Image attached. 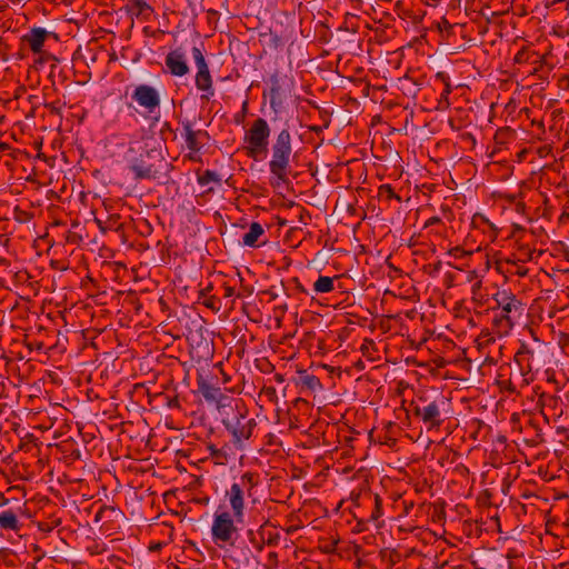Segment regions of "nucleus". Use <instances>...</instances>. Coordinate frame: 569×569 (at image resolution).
Here are the masks:
<instances>
[{"label":"nucleus","mask_w":569,"mask_h":569,"mask_svg":"<svg viewBox=\"0 0 569 569\" xmlns=\"http://www.w3.org/2000/svg\"><path fill=\"white\" fill-rule=\"evenodd\" d=\"M264 296L269 298L270 301L276 300L279 296V292L276 290V287L272 286L269 289L262 291Z\"/></svg>","instance_id":"39"},{"label":"nucleus","mask_w":569,"mask_h":569,"mask_svg":"<svg viewBox=\"0 0 569 569\" xmlns=\"http://www.w3.org/2000/svg\"><path fill=\"white\" fill-rule=\"evenodd\" d=\"M268 560L274 565L278 563V553L277 552H269Z\"/></svg>","instance_id":"45"},{"label":"nucleus","mask_w":569,"mask_h":569,"mask_svg":"<svg viewBox=\"0 0 569 569\" xmlns=\"http://www.w3.org/2000/svg\"><path fill=\"white\" fill-rule=\"evenodd\" d=\"M333 289V278L328 276H320L313 283V291L316 293H328Z\"/></svg>","instance_id":"21"},{"label":"nucleus","mask_w":569,"mask_h":569,"mask_svg":"<svg viewBox=\"0 0 569 569\" xmlns=\"http://www.w3.org/2000/svg\"><path fill=\"white\" fill-rule=\"evenodd\" d=\"M198 390L207 401H219L223 397L219 387L208 382L202 377L198 379Z\"/></svg>","instance_id":"17"},{"label":"nucleus","mask_w":569,"mask_h":569,"mask_svg":"<svg viewBox=\"0 0 569 569\" xmlns=\"http://www.w3.org/2000/svg\"><path fill=\"white\" fill-rule=\"evenodd\" d=\"M481 284H482V282L479 279L473 282L472 288H471L473 295H476L478 292V290L481 288Z\"/></svg>","instance_id":"46"},{"label":"nucleus","mask_w":569,"mask_h":569,"mask_svg":"<svg viewBox=\"0 0 569 569\" xmlns=\"http://www.w3.org/2000/svg\"><path fill=\"white\" fill-rule=\"evenodd\" d=\"M523 52L519 51L516 57H515V61L516 62H522L525 59H523Z\"/></svg>","instance_id":"51"},{"label":"nucleus","mask_w":569,"mask_h":569,"mask_svg":"<svg viewBox=\"0 0 569 569\" xmlns=\"http://www.w3.org/2000/svg\"><path fill=\"white\" fill-rule=\"evenodd\" d=\"M63 103L60 100L53 102H46L44 108L52 114H58L61 117V108Z\"/></svg>","instance_id":"33"},{"label":"nucleus","mask_w":569,"mask_h":569,"mask_svg":"<svg viewBox=\"0 0 569 569\" xmlns=\"http://www.w3.org/2000/svg\"><path fill=\"white\" fill-rule=\"evenodd\" d=\"M356 366L360 369H363V363L361 360H359Z\"/></svg>","instance_id":"60"},{"label":"nucleus","mask_w":569,"mask_h":569,"mask_svg":"<svg viewBox=\"0 0 569 569\" xmlns=\"http://www.w3.org/2000/svg\"><path fill=\"white\" fill-rule=\"evenodd\" d=\"M182 129L187 149L193 153H198L204 146V140L209 139V133L206 130H194L189 120L182 121Z\"/></svg>","instance_id":"9"},{"label":"nucleus","mask_w":569,"mask_h":569,"mask_svg":"<svg viewBox=\"0 0 569 569\" xmlns=\"http://www.w3.org/2000/svg\"><path fill=\"white\" fill-rule=\"evenodd\" d=\"M300 212H301L300 213V220L303 219V214H307V217L310 219V214H309V212L305 208L301 207Z\"/></svg>","instance_id":"54"},{"label":"nucleus","mask_w":569,"mask_h":569,"mask_svg":"<svg viewBox=\"0 0 569 569\" xmlns=\"http://www.w3.org/2000/svg\"><path fill=\"white\" fill-rule=\"evenodd\" d=\"M272 158L269 162L270 172L280 181H287L290 156L292 152L291 134L283 128L272 144Z\"/></svg>","instance_id":"4"},{"label":"nucleus","mask_w":569,"mask_h":569,"mask_svg":"<svg viewBox=\"0 0 569 569\" xmlns=\"http://www.w3.org/2000/svg\"><path fill=\"white\" fill-rule=\"evenodd\" d=\"M447 253L455 259H465L472 256V251L465 250L460 246L449 249Z\"/></svg>","instance_id":"28"},{"label":"nucleus","mask_w":569,"mask_h":569,"mask_svg":"<svg viewBox=\"0 0 569 569\" xmlns=\"http://www.w3.org/2000/svg\"><path fill=\"white\" fill-rule=\"evenodd\" d=\"M550 150H551V148H550V147H548V146H543V147H541V148L539 149L538 153H539V156H540V157H543L545 154L549 153V152H550Z\"/></svg>","instance_id":"48"},{"label":"nucleus","mask_w":569,"mask_h":569,"mask_svg":"<svg viewBox=\"0 0 569 569\" xmlns=\"http://www.w3.org/2000/svg\"><path fill=\"white\" fill-rule=\"evenodd\" d=\"M379 196L386 198L387 200L397 199L400 200V197L395 192L390 184H381L379 187Z\"/></svg>","instance_id":"27"},{"label":"nucleus","mask_w":569,"mask_h":569,"mask_svg":"<svg viewBox=\"0 0 569 569\" xmlns=\"http://www.w3.org/2000/svg\"><path fill=\"white\" fill-rule=\"evenodd\" d=\"M56 36L53 32H49L43 28H32L27 34L22 37V40L28 43L33 53L42 51L43 43L49 36Z\"/></svg>","instance_id":"12"},{"label":"nucleus","mask_w":569,"mask_h":569,"mask_svg":"<svg viewBox=\"0 0 569 569\" xmlns=\"http://www.w3.org/2000/svg\"><path fill=\"white\" fill-rule=\"evenodd\" d=\"M226 497L229 500L230 508L232 510L236 522H243L244 519V496L236 489L234 486H230V489L226 491Z\"/></svg>","instance_id":"10"},{"label":"nucleus","mask_w":569,"mask_h":569,"mask_svg":"<svg viewBox=\"0 0 569 569\" xmlns=\"http://www.w3.org/2000/svg\"><path fill=\"white\" fill-rule=\"evenodd\" d=\"M565 80H566V81L568 82V84H569V77H566V78H565Z\"/></svg>","instance_id":"63"},{"label":"nucleus","mask_w":569,"mask_h":569,"mask_svg":"<svg viewBox=\"0 0 569 569\" xmlns=\"http://www.w3.org/2000/svg\"><path fill=\"white\" fill-rule=\"evenodd\" d=\"M222 423L232 436V443L242 448V443L249 440L257 426L256 420L249 417L248 409L241 400H231L221 405Z\"/></svg>","instance_id":"3"},{"label":"nucleus","mask_w":569,"mask_h":569,"mask_svg":"<svg viewBox=\"0 0 569 569\" xmlns=\"http://www.w3.org/2000/svg\"><path fill=\"white\" fill-rule=\"evenodd\" d=\"M446 405L445 398L440 397L431 401L427 397H419L411 401L410 407L413 416L421 420L427 430L439 429L445 422L441 407Z\"/></svg>","instance_id":"5"},{"label":"nucleus","mask_w":569,"mask_h":569,"mask_svg":"<svg viewBox=\"0 0 569 569\" xmlns=\"http://www.w3.org/2000/svg\"><path fill=\"white\" fill-rule=\"evenodd\" d=\"M507 263H513L516 266L515 273L519 277H526L528 273V269L525 268L522 264H519L517 260H507Z\"/></svg>","instance_id":"36"},{"label":"nucleus","mask_w":569,"mask_h":569,"mask_svg":"<svg viewBox=\"0 0 569 569\" xmlns=\"http://www.w3.org/2000/svg\"><path fill=\"white\" fill-rule=\"evenodd\" d=\"M71 457H73L74 459H80L81 458V452L79 449H76L71 452Z\"/></svg>","instance_id":"52"},{"label":"nucleus","mask_w":569,"mask_h":569,"mask_svg":"<svg viewBox=\"0 0 569 569\" xmlns=\"http://www.w3.org/2000/svg\"><path fill=\"white\" fill-rule=\"evenodd\" d=\"M234 521L233 515L231 516L227 511L217 513L211 528L214 541L229 542L232 535L237 531Z\"/></svg>","instance_id":"7"},{"label":"nucleus","mask_w":569,"mask_h":569,"mask_svg":"<svg viewBox=\"0 0 569 569\" xmlns=\"http://www.w3.org/2000/svg\"><path fill=\"white\" fill-rule=\"evenodd\" d=\"M24 345H26V347H27L30 351H33V350L41 351V350H43V348H44L43 342H41V341H37V340H30L29 338H26V340H24Z\"/></svg>","instance_id":"35"},{"label":"nucleus","mask_w":569,"mask_h":569,"mask_svg":"<svg viewBox=\"0 0 569 569\" xmlns=\"http://www.w3.org/2000/svg\"><path fill=\"white\" fill-rule=\"evenodd\" d=\"M168 407L170 408H178L179 407V400L177 397L171 398L168 400Z\"/></svg>","instance_id":"44"},{"label":"nucleus","mask_w":569,"mask_h":569,"mask_svg":"<svg viewBox=\"0 0 569 569\" xmlns=\"http://www.w3.org/2000/svg\"><path fill=\"white\" fill-rule=\"evenodd\" d=\"M436 224H442V220H441V218L433 216L425 222L423 228H429V227H432Z\"/></svg>","instance_id":"40"},{"label":"nucleus","mask_w":569,"mask_h":569,"mask_svg":"<svg viewBox=\"0 0 569 569\" xmlns=\"http://www.w3.org/2000/svg\"><path fill=\"white\" fill-rule=\"evenodd\" d=\"M131 99L149 113L160 107V94L156 88L149 84H139L134 88Z\"/></svg>","instance_id":"8"},{"label":"nucleus","mask_w":569,"mask_h":569,"mask_svg":"<svg viewBox=\"0 0 569 569\" xmlns=\"http://www.w3.org/2000/svg\"><path fill=\"white\" fill-rule=\"evenodd\" d=\"M370 349H376L375 341L372 339H365L360 348L363 356H368Z\"/></svg>","instance_id":"37"},{"label":"nucleus","mask_w":569,"mask_h":569,"mask_svg":"<svg viewBox=\"0 0 569 569\" xmlns=\"http://www.w3.org/2000/svg\"><path fill=\"white\" fill-rule=\"evenodd\" d=\"M497 307L492 308L495 316L492 318L493 332L502 338L510 333L512 328L522 318L525 305L509 291H498L493 296Z\"/></svg>","instance_id":"2"},{"label":"nucleus","mask_w":569,"mask_h":569,"mask_svg":"<svg viewBox=\"0 0 569 569\" xmlns=\"http://www.w3.org/2000/svg\"><path fill=\"white\" fill-rule=\"evenodd\" d=\"M247 537L250 542V545L259 552H261L264 548V540H263V529H258L257 531L248 530Z\"/></svg>","instance_id":"23"},{"label":"nucleus","mask_w":569,"mask_h":569,"mask_svg":"<svg viewBox=\"0 0 569 569\" xmlns=\"http://www.w3.org/2000/svg\"><path fill=\"white\" fill-rule=\"evenodd\" d=\"M197 181L200 186L204 187L210 182L220 184L221 178L216 171L204 170L203 172L197 174Z\"/></svg>","instance_id":"24"},{"label":"nucleus","mask_w":569,"mask_h":569,"mask_svg":"<svg viewBox=\"0 0 569 569\" xmlns=\"http://www.w3.org/2000/svg\"><path fill=\"white\" fill-rule=\"evenodd\" d=\"M196 88L202 92L201 101H209L214 96L213 82L210 70L203 73H196Z\"/></svg>","instance_id":"14"},{"label":"nucleus","mask_w":569,"mask_h":569,"mask_svg":"<svg viewBox=\"0 0 569 569\" xmlns=\"http://www.w3.org/2000/svg\"><path fill=\"white\" fill-rule=\"evenodd\" d=\"M431 267H432V273H438L441 270L442 262L441 261H437Z\"/></svg>","instance_id":"47"},{"label":"nucleus","mask_w":569,"mask_h":569,"mask_svg":"<svg viewBox=\"0 0 569 569\" xmlns=\"http://www.w3.org/2000/svg\"><path fill=\"white\" fill-rule=\"evenodd\" d=\"M233 292H234V289H233V288H231V287H224V293H223V296H224V297H231V296H233Z\"/></svg>","instance_id":"49"},{"label":"nucleus","mask_w":569,"mask_h":569,"mask_svg":"<svg viewBox=\"0 0 569 569\" xmlns=\"http://www.w3.org/2000/svg\"><path fill=\"white\" fill-rule=\"evenodd\" d=\"M0 148H1V149H6V148H8V144H6V143H1V144H0Z\"/></svg>","instance_id":"62"},{"label":"nucleus","mask_w":569,"mask_h":569,"mask_svg":"<svg viewBox=\"0 0 569 569\" xmlns=\"http://www.w3.org/2000/svg\"><path fill=\"white\" fill-rule=\"evenodd\" d=\"M124 159L136 180L157 179L161 169L167 166L161 149L142 140L129 143Z\"/></svg>","instance_id":"1"},{"label":"nucleus","mask_w":569,"mask_h":569,"mask_svg":"<svg viewBox=\"0 0 569 569\" xmlns=\"http://www.w3.org/2000/svg\"><path fill=\"white\" fill-rule=\"evenodd\" d=\"M49 58L53 61V63L51 64V68H50L49 78L51 79L52 84L54 86L56 84V77L57 76L61 77L62 70L59 69V64H58L59 60L56 57L50 56Z\"/></svg>","instance_id":"31"},{"label":"nucleus","mask_w":569,"mask_h":569,"mask_svg":"<svg viewBox=\"0 0 569 569\" xmlns=\"http://www.w3.org/2000/svg\"><path fill=\"white\" fill-rule=\"evenodd\" d=\"M101 512H102V510H100V511L96 515V521H99V519L101 518Z\"/></svg>","instance_id":"61"},{"label":"nucleus","mask_w":569,"mask_h":569,"mask_svg":"<svg viewBox=\"0 0 569 569\" xmlns=\"http://www.w3.org/2000/svg\"><path fill=\"white\" fill-rule=\"evenodd\" d=\"M448 266L451 267V268H455L457 270H460V271H462L465 269V266H455L451 262H448Z\"/></svg>","instance_id":"55"},{"label":"nucleus","mask_w":569,"mask_h":569,"mask_svg":"<svg viewBox=\"0 0 569 569\" xmlns=\"http://www.w3.org/2000/svg\"><path fill=\"white\" fill-rule=\"evenodd\" d=\"M127 12L131 17L138 18L140 16L151 14L153 12V8L144 0H130L127 4Z\"/></svg>","instance_id":"18"},{"label":"nucleus","mask_w":569,"mask_h":569,"mask_svg":"<svg viewBox=\"0 0 569 569\" xmlns=\"http://www.w3.org/2000/svg\"><path fill=\"white\" fill-rule=\"evenodd\" d=\"M278 89H279L278 87L272 86V88H271L272 96L278 92Z\"/></svg>","instance_id":"58"},{"label":"nucleus","mask_w":569,"mask_h":569,"mask_svg":"<svg viewBox=\"0 0 569 569\" xmlns=\"http://www.w3.org/2000/svg\"><path fill=\"white\" fill-rule=\"evenodd\" d=\"M311 130H312L313 132H316V133H319V132H321L322 128H321V127H316V126H315V127H311Z\"/></svg>","instance_id":"57"},{"label":"nucleus","mask_w":569,"mask_h":569,"mask_svg":"<svg viewBox=\"0 0 569 569\" xmlns=\"http://www.w3.org/2000/svg\"><path fill=\"white\" fill-rule=\"evenodd\" d=\"M274 380L279 383H282L284 381V378L281 373H276L274 375Z\"/></svg>","instance_id":"53"},{"label":"nucleus","mask_w":569,"mask_h":569,"mask_svg":"<svg viewBox=\"0 0 569 569\" xmlns=\"http://www.w3.org/2000/svg\"><path fill=\"white\" fill-rule=\"evenodd\" d=\"M116 221H117V219L112 218V217H110L108 219V221H106V222H102L100 219L96 218V222H97L99 229L102 232H107L108 230H112Z\"/></svg>","instance_id":"34"},{"label":"nucleus","mask_w":569,"mask_h":569,"mask_svg":"<svg viewBox=\"0 0 569 569\" xmlns=\"http://www.w3.org/2000/svg\"><path fill=\"white\" fill-rule=\"evenodd\" d=\"M164 62L169 72L174 77H183L189 72L184 56L179 51H170L166 56Z\"/></svg>","instance_id":"11"},{"label":"nucleus","mask_w":569,"mask_h":569,"mask_svg":"<svg viewBox=\"0 0 569 569\" xmlns=\"http://www.w3.org/2000/svg\"><path fill=\"white\" fill-rule=\"evenodd\" d=\"M400 558H401V556H400L399 551H397L395 549L391 550V552H390V562L392 565H396L397 562H399Z\"/></svg>","instance_id":"42"},{"label":"nucleus","mask_w":569,"mask_h":569,"mask_svg":"<svg viewBox=\"0 0 569 569\" xmlns=\"http://www.w3.org/2000/svg\"><path fill=\"white\" fill-rule=\"evenodd\" d=\"M260 483V476L256 472L247 471L242 473L238 481L233 482L236 487L244 497L251 498L254 488Z\"/></svg>","instance_id":"13"},{"label":"nucleus","mask_w":569,"mask_h":569,"mask_svg":"<svg viewBox=\"0 0 569 569\" xmlns=\"http://www.w3.org/2000/svg\"><path fill=\"white\" fill-rule=\"evenodd\" d=\"M218 300L214 297H209L207 300L203 301V305L212 310L219 309L217 306Z\"/></svg>","instance_id":"41"},{"label":"nucleus","mask_w":569,"mask_h":569,"mask_svg":"<svg viewBox=\"0 0 569 569\" xmlns=\"http://www.w3.org/2000/svg\"><path fill=\"white\" fill-rule=\"evenodd\" d=\"M355 210H356V209H355V207H353V206H349V207H348V211H349L350 213H355Z\"/></svg>","instance_id":"59"},{"label":"nucleus","mask_w":569,"mask_h":569,"mask_svg":"<svg viewBox=\"0 0 569 569\" xmlns=\"http://www.w3.org/2000/svg\"><path fill=\"white\" fill-rule=\"evenodd\" d=\"M478 280V272L477 270H470L467 273V281L468 282H475Z\"/></svg>","instance_id":"43"},{"label":"nucleus","mask_w":569,"mask_h":569,"mask_svg":"<svg viewBox=\"0 0 569 569\" xmlns=\"http://www.w3.org/2000/svg\"><path fill=\"white\" fill-rule=\"evenodd\" d=\"M264 233L263 227L259 222H252L249 227V231L243 236L242 243L247 247H258V239Z\"/></svg>","instance_id":"19"},{"label":"nucleus","mask_w":569,"mask_h":569,"mask_svg":"<svg viewBox=\"0 0 569 569\" xmlns=\"http://www.w3.org/2000/svg\"><path fill=\"white\" fill-rule=\"evenodd\" d=\"M536 250L530 249L529 247H520L517 252L513 253L515 260L518 262L525 263L533 259V254Z\"/></svg>","instance_id":"26"},{"label":"nucleus","mask_w":569,"mask_h":569,"mask_svg":"<svg viewBox=\"0 0 569 569\" xmlns=\"http://www.w3.org/2000/svg\"><path fill=\"white\" fill-rule=\"evenodd\" d=\"M269 521H266L264 523H262L259 528L260 529H263V540H264V545L267 546H278L279 542H280V533L278 531H273V530H270L269 529Z\"/></svg>","instance_id":"22"},{"label":"nucleus","mask_w":569,"mask_h":569,"mask_svg":"<svg viewBox=\"0 0 569 569\" xmlns=\"http://www.w3.org/2000/svg\"><path fill=\"white\" fill-rule=\"evenodd\" d=\"M263 392L270 401H277L278 396L274 387H264Z\"/></svg>","instance_id":"38"},{"label":"nucleus","mask_w":569,"mask_h":569,"mask_svg":"<svg viewBox=\"0 0 569 569\" xmlns=\"http://www.w3.org/2000/svg\"><path fill=\"white\" fill-rule=\"evenodd\" d=\"M270 137V127L266 119H256L250 129L244 133L243 142L246 143V154L257 160L259 156L266 154Z\"/></svg>","instance_id":"6"},{"label":"nucleus","mask_w":569,"mask_h":569,"mask_svg":"<svg viewBox=\"0 0 569 569\" xmlns=\"http://www.w3.org/2000/svg\"><path fill=\"white\" fill-rule=\"evenodd\" d=\"M532 126H537L542 132H545V124L542 121L532 120Z\"/></svg>","instance_id":"50"},{"label":"nucleus","mask_w":569,"mask_h":569,"mask_svg":"<svg viewBox=\"0 0 569 569\" xmlns=\"http://www.w3.org/2000/svg\"><path fill=\"white\" fill-rule=\"evenodd\" d=\"M247 110H248V101H244L242 103V114H244L247 112Z\"/></svg>","instance_id":"56"},{"label":"nucleus","mask_w":569,"mask_h":569,"mask_svg":"<svg viewBox=\"0 0 569 569\" xmlns=\"http://www.w3.org/2000/svg\"><path fill=\"white\" fill-rule=\"evenodd\" d=\"M533 349L521 341L519 349L515 355V361L520 367L522 375L528 373L532 370Z\"/></svg>","instance_id":"15"},{"label":"nucleus","mask_w":569,"mask_h":569,"mask_svg":"<svg viewBox=\"0 0 569 569\" xmlns=\"http://www.w3.org/2000/svg\"><path fill=\"white\" fill-rule=\"evenodd\" d=\"M208 450L210 452V456L218 460H227L228 453L224 448H217L214 445H209Z\"/></svg>","instance_id":"29"},{"label":"nucleus","mask_w":569,"mask_h":569,"mask_svg":"<svg viewBox=\"0 0 569 569\" xmlns=\"http://www.w3.org/2000/svg\"><path fill=\"white\" fill-rule=\"evenodd\" d=\"M191 52L197 67V73H203L209 71V66L206 61L202 50L198 47H193Z\"/></svg>","instance_id":"25"},{"label":"nucleus","mask_w":569,"mask_h":569,"mask_svg":"<svg viewBox=\"0 0 569 569\" xmlns=\"http://www.w3.org/2000/svg\"><path fill=\"white\" fill-rule=\"evenodd\" d=\"M23 527L17 513L9 509L0 512V530L18 533Z\"/></svg>","instance_id":"16"},{"label":"nucleus","mask_w":569,"mask_h":569,"mask_svg":"<svg viewBox=\"0 0 569 569\" xmlns=\"http://www.w3.org/2000/svg\"><path fill=\"white\" fill-rule=\"evenodd\" d=\"M299 383L303 389L310 391H316L322 387L321 381L317 376L307 373L306 371L299 372Z\"/></svg>","instance_id":"20"},{"label":"nucleus","mask_w":569,"mask_h":569,"mask_svg":"<svg viewBox=\"0 0 569 569\" xmlns=\"http://www.w3.org/2000/svg\"><path fill=\"white\" fill-rule=\"evenodd\" d=\"M437 77L440 78L445 82V84H446V88H445V90L441 93V99H445L446 103L448 106L449 104L448 96L451 93V87H450V83L448 81V77L443 72H438Z\"/></svg>","instance_id":"32"},{"label":"nucleus","mask_w":569,"mask_h":569,"mask_svg":"<svg viewBox=\"0 0 569 569\" xmlns=\"http://www.w3.org/2000/svg\"><path fill=\"white\" fill-rule=\"evenodd\" d=\"M375 509L371 512V519L378 520L382 516V499L379 495H373Z\"/></svg>","instance_id":"30"}]
</instances>
